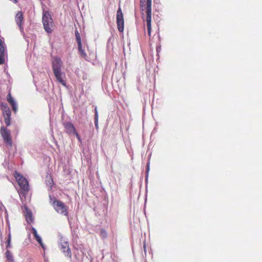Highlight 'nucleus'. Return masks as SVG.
Wrapping results in <instances>:
<instances>
[{
  "mask_svg": "<svg viewBox=\"0 0 262 262\" xmlns=\"http://www.w3.org/2000/svg\"><path fill=\"white\" fill-rule=\"evenodd\" d=\"M62 64L63 63L60 58L57 56L53 58L52 60V68L53 73L57 81L62 85L66 86V81L63 79V77H64L65 75L64 73L61 71Z\"/></svg>",
  "mask_w": 262,
  "mask_h": 262,
  "instance_id": "f257e3e1",
  "label": "nucleus"
},
{
  "mask_svg": "<svg viewBox=\"0 0 262 262\" xmlns=\"http://www.w3.org/2000/svg\"><path fill=\"white\" fill-rule=\"evenodd\" d=\"M42 21L45 30L48 33H51L53 31V23L51 15L48 11L43 12Z\"/></svg>",
  "mask_w": 262,
  "mask_h": 262,
  "instance_id": "f03ea898",
  "label": "nucleus"
},
{
  "mask_svg": "<svg viewBox=\"0 0 262 262\" xmlns=\"http://www.w3.org/2000/svg\"><path fill=\"white\" fill-rule=\"evenodd\" d=\"M15 178L20 189L25 193H27L29 190V182L27 179L19 172H15Z\"/></svg>",
  "mask_w": 262,
  "mask_h": 262,
  "instance_id": "7ed1b4c3",
  "label": "nucleus"
},
{
  "mask_svg": "<svg viewBox=\"0 0 262 262\" xmlns=\"http://www.w3.org/2000/svg\"><path fill=\"white\" fill-rule=\"evenodd\" d=\"M59 236L60 237L59 244L60 250L65 256L71 257V251L69 248L68 241L63 239V237L61 234H59Z\"/></svg>",
  "mask_w": 262,
  "mask_h": 262,
  "instance_id": "20e7f679",
  "label": "nucleus"
},
{
  "mask_svg": "<svg viewBox=\"0 0 262 262\" xmlns=\"http://www.w3.org/2000/svg\"><path fill=\"white\" fill-rule=\"evenodd\" d=\"M52 205L55 210L62 215L67 216L68 212L66 206L64 203L60 200H55L52 203Z\"/></svg>",
  "mask_w": 262,
  "mask_h": 262,
  "instance_id": "39448f33",
  "label": "nucleus"
},
{
  "mask_svg": "<svg viewBox=\"0 0 262 262\" xmlns=\"http://www.w3.org/2000/svg\"><path fill=\"white\" fill-rule=\"evenodd\" d=\"M63 125L64 128L66 132L69 135H75L77 138L80 141V138L78 134L76 132L75 128L73 124L70 122H64L63 123Z\"/></svg>",
  "mask_w": 262,
  "mask_h": 262,
  "instance_id": "423d86ee",
  "label": "nucleus"
},
{
  "mask_svg": "<svg viewBox=\"0 0 262 262\" xmlns=\"http://www.w3.org/2000/svg\"><path fill=\"white\" fill-rule=\"evenodd\" d=\"M117 25L119 32H122L124 30V18L121 9L119 7L117 11Z\"/></svg>",
  "mask_w": 262,
  "mask_h": 262,
  "instance_id": "0eeeda50",
  "label": "nucleus"
},
{
  "mask_svg": "<svg viewBox=\"0 0 262 262\" xmlns=\"http://www.w3.org/2000/svg\"><path fill=\"white\" fill-rule=\"evenodd\" d=\"M1 133L4 141L8 144V145L11 146L12 142L10 138L9 130L5 127L2 126L1 128Z\"/></svg>",
  "mask_w": 262,
  "mask_h": 262,
  "instance_id": "6e6552de",
  "label": "nucleus"
},
{
  "mask_svg": "<svg viewBox=\"0 0 262 262\" xmlns=\"http://www.w3.org/2000/svg\"><path fill=\"white\" fill-rule=\"evenodd\" d=\"M147 32L150 36L151 31V8H146V18Z\"/></svg>",
  "mask_w": 262,
  "mask_h": 262,
  "instance_id": "1a4fd4ad",
  "label": "nucleus"
},
{
  "mask_svg": "<svg viewBox=\"0 0 262 262\" xmlns=\"http://www.w3.org/2000/svg\"><path fill=\"white\" fill-rule=\"evenodd\" d=\"M24 208L25 209L24 214L25 216L26 222L28 224H31L34 221L32 211L26 205L24 206Z\"/></svg>",
  "mask_w": 262,
  "mask_h": 262,
  "instance_id": "9d476101",
  "label": "nucleus"
},
{
  "mask_svg": "<svg viewBox=\"0 0 262 262\" xmlns=\"http://www.w3.org/2000/svg\"><path fill=\"white\" fill-rule=\"evenodd\" d=\"M147 152L149 153L148 156V161L146 164V169H145V183L146 187H147V184H148V176H149V172L150 170V160L151 156V151L149 150V148H148L147 150Z\"/></svg>",
  "mask_w": 262,
  "mask_h": 262,
  "instance_id": "9b49d317",
  "label": "nucleus"
},
{
  "mask_svg": "<svg viewBox=\"0 0 262 262\" xmlns=\"http://www.w3.org/2000/svg\"><path fill=\"white\" fill-rule=\"evenodd\" d=\"M23 15L20 11L18 12L15 15V21L17 25L19 26L20 31H23V28L21 26V22L23 20Z\"/></svg>",
  "mask_w": 262,
  "mask_h": 262,
  "instance_id": "f8f14e48",
  "label": "nucleus"
},
{
  "mask_svg": "<svg viewBox=\"0 0 262 262\" xmlns=\"http://www.w3.org/2000/svg\"><path fill=\"white\" fill-rule=\"evenodd\" d=\"M16 149L17 148H7L6 152L9 160L13 158L15 154L16 153Z\"/></svg>",
  "mask_w": 262,
  "mask_h": 262,
  "instance_id": "ddd939ff",
  "label": "nucleus"
},
{
  "mask_svg": "<svg viewBox=\"0 0 262 262\" xmlns=\"http://www.w3.org/2000/svg\"><path fill=\"white\" fill-rule=\"evenodd\" d=\"M6 257L8 260L13 262L14 261L13 256L11 253V252L7 250L5 253Z\"/></svg>",
  "mask_w": 262,
  "mask_h": 262,
  "instance_id": "4468645a",
  "label": "nucleus"
},
{
  "mask_svg": "<svg viewBox=\"0 0 262 262\" xmlns=\"http://www.w3.org/2000/svg\"><path fill=\"white\" fill-rule=\"evenodd\" d=\"M78 51L79 52L81 56L82 57L84 58L86 56V53L85 52L84 50L82 49L81 42H80V45L78 44Z\"/></svg>",
  "mask_w": 262,
  "mask_h": 262,
  "instance_id": "2eb2a0df",
  "label": "nucleus"
},
{
  "mask_svg": "<svg viewBox=\"0 0 262 262\" xmlns=\"http://www.w3.org/2000/svg\"><path fill=\"white\" fill-rule=\"evenodd\" d=\"M11 235L10 231H9V233L8 234V237L6 241L7 245H6V248H11Z\"/></svg>",
  "mask_w": 262,
  "mask_h": 262,
  "instance_id": "dca6fc26",
  "label": "nucleus"
},
{
  "mask_svg": "<svg viewBox=\"0 0 262 262\" xmlns=\"http://www.w3.org/2000/svg\"><path fill=\"white\" fill-rule=\"evenodd\" d=\"M7 100L11 105L16 102L15 100L14 99V98H12L10 93L7 95Z\"/></svg>",
  "mask_w": 262,
  "mask_h": 262,
  "instance_id": "f3484780",
  "label": "nucleus"
},
{
  "mask_svg": "<svg viewBox=\"0 0 262 262\" xmlns=\"http://www.w3.org/2000/svg\"><path fill=\"white\" fill-rule=\"evenodd\" d=\"M6 56H7V53H0V65L5 63Z\"/></svg>",
  "mask_w": 262,
  "mask_h": 262,
  "instance_id": "a211bd4d",
  "label": "nucleus"
},
{
  "mask_svg": "<svg viewBox=\"0 0 262 262\" xmlns=\"http://www.w3.org/2000/svg\"><path fill=\"white\" fill-rule=\"evenodd\" d=\"M75 37H76V41H77V44H79L80 45V42H81V37H80V34L78 32V30H76L75 31Z\"/></svg>",
  "mask_w": 262,
  "mask_h": 262,
  "instance_id": "6ab92c4d",
  "label": "nucleus"
},
{
  "mask_svg": "<svg viewBox=\"0 0 262 262\" xmlns=\"http://www.w3.org/2000/svg\"><path fill=\"white\" fill-rule=\"evenodd\" d=\"M3 115H4V118H11L10 117H11V112L10 110H9L8 111L4 112Z\"/></svg>",
  "mask_w": 262,
  "mask_h": 262,
  "instance_id": "aec40b11",
  "label": "nucleus"
},
{
  "mask_svg": "<svg viewBox=\"0 0 262 262\" xmlns=\"http://www.w3.org/2000/svg\"><path fill=\"white\" fill-rule=\"evenodd\" d=\"M6 53L3 41L0 39V53Z\"/></svg>",
  "mask_w": 262,
  "mask_h": 262,
  "instance_id": "412c9836",
  "label": "nucleus"
},
{
  "mask_svg": "<svg viewBox=\"0 0 262 262\" xmlns=\"http://www.w3.org/2000/svg\"><path fill=\"white\" fill-rule=\"evenodd\" d=\"M1 107L3 112L9 110H10L6 103H2L1 104Z\"/></svg>",
  "mask_w": 262,
  "mask_h": 262,
  "instance_id": "4be33fe9",
  "label": "nucleus"
},
{
  "mask_svg": "<svg viewBox=\"0 0 262 262\" xmlns=\"http://www.w3.org/2000/svg\"><path fill=\"white\" fill-rule=\"evenodd\" d=\"M53 183V181L52 179H51V178H50L49 180H46L47 185L49 187H50V188L51 189H52V188Z\"/></svg>",
  "mask_w": 262,
  "mask_h": 262,
  "instance_id": "5701e85b",
  "label": "nucleus"
},
{
  "mask_svg": "<svg viewBox=\"0 0 262 262\" xmlns=\"http://www.w3.org/2000/svg\"><path fill=\"white\" fill-rule=\"evenodd\" d=\"M31 229H32V233H33L34 237L39 235L37 233V230L34 227H31Z\"/></svg>",
  "mask_w": 262,
  "mask_h": 262,
  "instance_id": "b1692460",
  "label": "nucleus"
},
{
  "mask_svg": "<svg viewBox=\"0 0 262 262\" xmlns=\"http://www.w3.org/2000/svg\"><path fill=\"white\" fill-rule=\"evenodd\" d=\"M31 229H32V233H33L34 237L39 235L37 233V230L34 227H31Z\"/></svg>",
  "mask_w": 262,
  "mask_h": 262,
  "instance_id": "393cba45",
  "label": "nucleus"
},
{
  "mask_svg": "<svg viewBox=\"0 0 262 262\" xmlns=\"http://www.w3.org/2000/svg\"><path fill=\"white\" fill-rule=\"evenodd\" d=\"M5 217H6V220L7 221V223L8 225L9 228L10 229V224H9V220H8V212H7V211L6 209H5Z\"/></svg>",
  "mask_w": 262,
  "mask_h": 262,
  "instance_id": "a878e982",
  "label": "nucleus"
},
{
  "mask_svg": "<svg viewBox=\"0 0 262 262\" xmlns=\"http://www.w3.org/2000/svg\"><path fill=\"white\" fill-rule=\"evenodd\" d=\"M13 111L14 112V113H16L17 111V103H15L11 105Z\"/></svg>",
  "mask_w": 262,
  "mask_h": 262,
  "instance_id": "bb28decb",
  "label": "nucleus"
},
{
  "mask_svg": "<svg viewBox=\"0 0 262 262\" xmlns=\"http://www.w3.org/2000/svg\"><path fill=\"white\" fill-rule=\"evenodd\" d=\"M146 8H151V0L146 1Z\"/></svg>",
  "mask_w": 262,
  "mask_h": 262,
  "instance_id": "cd10ccee",
  "label": "nucleus"
},
{
  "mask_svg": "<svg viewBox=\"0 0 262 262\" xmlns=\"http://www.w3.org/2000/svg\"><path fill=\"white\" fill-rule=\"evenodd\" d=\"M11 118H5V122L7 126H9L11 124L10 122Z\"/></svg>",
  "mask_w": 262,
  "mask_h": 262,
  "instance_id": "c85d7f7f",
  "label": "nucleus"
},
{
  "mask_svg": "<svg viewBox=\"0 0 262 262\" xmlns=\"http://www.w3.org/2000/svg\"><path fill=\"white\" fill-rule=\"evenodd\" d=\"M35 238L38 243H41L42 242V238L40 235L35 237Z\"/></svg>",
  "mask_w": 262,
  "mask_h": 262,
  "instance_id": "c756f323",
  "label": "nucleus"
},
{
  "mask_svg": "<svg viewBox=\"0 0 262 262\" xmlns=\"http://www.w3.org/2000/svg\"><path fill=\"white\" fill-rule=\"evenodd\" d=\"M101 235L103 237L105 238L107 236V233L104 230L101 231Z\"/></svg>",
  "mask_w": 262,
  "mask_h": 262,
  "instance_id": "7c9ffc66",
  "label": "nucleus"
},
{
  "mask_svg": "<svg viewBox=\"0 0 262 262\" xmlns=\"http://www.w3.org/2000/svg\"><path fill=\"white\" fill-rule=\"evenodd\" d=\"M95 120V125L96 128H98V118H94Z\"/></svg>",
  "mask_w": 262,
  "mask_h": 262,
  "instance_id": "2f4dec72",
  "label": "nucleus"
},
{
  "mask_svg": "<svg viewBox=\"0 0 262 262\" xmlns=\"http://www.w3.org/2000/svg\"><path fill=\"white\" fill-rule=\"evenodd\" d=\"M95 118H98V113L97 111V107L95 108Z\"/></svg>",
  "mask_w": 262,
  "mask_h": 262,
  "instance_id": "473e14b6",
  "label": "nucleus"
},
{
  "mask_svg": "<svg viewBox=\"0 0 262 262\" xmlns=\"http://www.w3.org/2000/svg\"><path fill=\"white\" fill-rule=\"evenodd\" d=\"M145 2V0H140V7H143L144 6V3Z\"/></svg>",
  "mask_w": 262,
  "mask_h": 262,
  "instance_id": "72a5a7b5",
  "label": "nucleus"
},
{
  "mask_svg": "<svg viewBox=\"0 0 262 262\" xmlns=\"http://www.w3.org/2000/svg\"><path fill=\"white\" fill-rule=\"evenodd\" d=\"M39 245H40V246L41 247V248L43 249V250H45L46 249V247H45V245H44V244L43 243V242H42L41 243H39Z\"/></svg>",
  "mask_w": 262,
  "mask_h": 262,
  "instance_id": "f704fd0d",
  "label": "nucleus"
},
{
  "mask_svg": "<svg viewBox=\"0 0 262 262\" xmlns=\"http://www.w3.org/2000/svg\"><path fill=\"white\" fill-rule=\"evenodd\" d=\"M144 252L145 253H146V246H145V244H144Z\"/></svg>",
  "mask_w": 262,
  "mask_h": 262,
  "instance_id": "c9c22d12",
  "label": "nucleus"
},
{
  "mask_svg": "<svg viewBox=\"0 0 262 262\" xmlns=\"http://www.w3.org/2000/svg\"><path fill=\"white\" fill-rule=\"evenodd\" d=\"M88 149H89V148H83V151L84 152L85 150H88Z\"/></svg>",
  "mask_w": 262,
  "mask_h": 262,
  "instance_id": "e433bc0d",
  "label": "nucleus"
},
{
  "mask_svg": "<svg viewBox=\"0 0 262 262\" xmlns=\"http://www.w3.org/2000/svg\"><path fill=\"white\" fill-rule=\"evenodd\" d=\"M49 196H50V200H52V199H51V195H49Z\"/></svg>",
  "mask_w": 262,
  "mask_h": 262,
  "instance_id": "4c0bfd02",
  "label": "nucleus"
},
{
  "mask_svg": "<svg viewBox=\"0 0 262 262\" xmlns=\"http://www.w3.org/2000/svg\"><path fill=\"white\" fill-rule=\"evenodd\" d=\"M128 152L129 154H130V151L129 150H128Z\"/></svg>",
  "mask_w": 262,
  "mask_h": 262,
  "instance_id": "58836bf2",
  "label": "nucleus"
},
{
  "mask_svg": "<svg viewBox=\"0 0 262 262\" xmlns=\"http://www.w3.org/2000/svg\"><path fill=\"white\" fill-rule=\"evenodd\" d=\"M90 262H92V258L91 259Z\"/></svg>",
  "mask_w": 262,
  "mask_h": 262,
  "instance_id": "ea45409f",
  "label": "nucleus"
}]
</instances>
